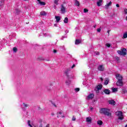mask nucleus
<instances>
[{
    "mask_svg": "<svg viewBox=\"0 0 127 127\" xmlns=\"http://www.w3.org/2000/svg\"><path fill=\"white\" fill-rule=\"evenodd\" d=\"M116 78L118 79V81H123V76L120 74H117Z\"/></svg>",
    "mask_w": 127,
    "mask_h": 127,
    "instance_id": "nucleus-6",
    "label": "nucleus"
},
{
    "mask_svg": "<svg viewBox=\"0 0 127 127\" xmlns=\"http://www.w3.org/2000/svg\"><path fill=\"white\" fill-rule=\"evenodd\" d=\"M65 75L68 77V78H72V76H70V75H69V72L68 71L65 72Z\"/></svg>",
    "mask_w": 127,
    "mask_h": 127,
    "instance_id": "nucleus-22",
    "label": "nucleus"
},
{
    "mask_svg": "<svg viewBox=\"0 0 127 127\" xmlns=\"http://www.w3.org/2000/svg\"><path fill=\"white\" fill-rule=\"evenodd\" d=\"M118 53L120 55L125 56V55H127V49L124 48L123 49L121 50V51H118Z\"/></svg>",
    "mask_w": 127,
    "mask_h": 127,
    "instance_id": "nucleus-3",
    "label": "nucleus"
},
{
    "mask_svg": "<svg viewBox=\"0 0 127 127\" xmlns=\"http://www.w3.org/2000/svg\"><path fill=\"white\" fill-rule=\"evenodd\" d=\"M39 127H43V125L42 124H40Z\"/></svg>",
    "mask_w": 127,
    "mask_h": 127,
    "instance_id": "nucleus-47",
    "label": "nucleus"
},
{
    "mask_svg": "<svg viewBox=\"0 0 127 127\" xmlns=\"http://www.w3.org/2000/svg\"><path fill=\"white\" fill-rule=\"evenodd\" d=\"M112 92L113 93H116V92H118V88H112Z\"/></svg>",
    "mask_w": 127,
    "mask_h": 127,
    "instance_id": "nucleus-23",
    "label": "nucleus"
},
{
    "mask_svg": "<svg viewBox=\"0 0 127 127\" xmlns=\"http://www.w3.org/2000/svg\"><path fill=\"white\" fill-rule=\"evenodd\" d=\"M38 60H39V61H42L44 60V59H43V58L42 57H39Z\"/></svg>",
    "mask_w": 127,
    "mask_h": 127,
    "instance_id": "nucleus-29",
    "label": "nucleus"
},
{
    "mask_svg": "<svg viewBox=\"0 0 127 127\" xmlns=\"http://www.w3.org/2000/svg\"><path fill=\"white\" fill-rule=\"evenodd\" d=\"M86 122L87 123H89V124H91L92 123V118L91 117L86 118Z\"/></svg>",
    "mask_w": 127,
    "mask_h": 127,
    "instance_id": "nucleus-12",
    "label": "nucleus"
},
{
    "mask_svg": "<svg viewBox=\"0 0 127 127\" xmlns=\"http://www.w3.org/2000/svg\"><path fill=\"white\" fill-rule=\"evenodd\" d=\"M97 31V32H101V28H98Z\"/></svg>",
    "mask_w": 127,
    "mask_h": 127,
    "instance_id": "nucleus-39",
    "label": "nucleus"
},
{
    "mask_svg": "<svg viewBox=\"0 0 127 127\" xmlns=\"http://www.w3.org/2000/svg\"><path fill=\"white\" fill-rule=\"evenodd\" d=\"M32 127V126L31 125V127Z\"/></svg>",
    "mask_w": 127,
    "mask_h": 127,
    "instance_id": "nucleus-60",
    "label": "nucleus"
},
{
    "mask_svg": "<svg viewBox=\"0 0 127 127\" xmlns=\"http://www.w3.org/2000/svg\"><path fill=\"white\" fill-rule=\"evenodd\" d=\"M60 117H61L60 115H58L57 118H59Z\"/></svg>",
    "mask_w": 127,
    "mask_h": 127,
    "instance_id": "nucleus-50",
    "label": "nucleus"
},
{
    "mask_svg": "<svg viewBox=\"0 0 127 127\" xmlns=\"http://www.w3.org/2000/svg\"><path fill=\"white\" fill-rule=\"evenodd\" d=\"M66 8H65V7H64V5H62V7H61V11L62 13H65L66 12Z\"/></svg>",
    "mask_w": 127,
    "mask_h": 127,
    "instance_id": "nucleus-7",
    "label": "nucleus"
},
{
    "mask_svg": "<svg viewBox=\"0 0 127 127\" xmlns=\"http://www.w3.org/2000/svg\"><path fill=\"white\" fill-rule=\"evenodd\" d=\"M126 127H127V125L126 126Z\"/></svg>",
    "mask_w": 127,
    "mask_h": 127,
    "instance_id": "nucleus-58",
    "label": "nucleus"
},
{
    "mask_svg": "<svg viewBox=\"0 0 127 127\" xmlns=\"http://www.w3.org/2000/svg\"><path fill=\"white\" fill-rule=\"evenodd\" d=\"M106 46L107 47H111V44L107 43V44H106Z\"/></svg>",
    "mask_w": 127,
    "mask_h": 127,
    "instance_id": "nucleus-41",
    "label": "nucleus"
},
{
    "mask_svg": "<svg viewBox=\"0 0 127 127\" xmlns=\"http://www.w3.org/2000/svg\"><path fill=\"white\" fill-rule=\"evenodd\" d=\"M103 88V86L101 84H99L96 87V89L97 90H101Z\"/></svg>",
    "mask_w": 127,
    "mask_h": 127,
    "instance_id": "nucleus-15",
    "label": "nucleus"
},
{
    "mask_svg": "<svg viewBox=\"0 0 127 127\" xmlns=\"http://www.w3.org/2000/svg\"><path fill=\"white\" fill-rule=\"evenodd\" d=\"M4 4V3L3 2V0L0 1V6H2Z\"/></svg>",
    "mask_w": 127,
    "mask_h": 127,
    "instance_id": "nucleus-28",
    "label": "nucleus"
},
{
    "mask_svg": "<svg viewBox=\"0 0 127 127\" xmlns=\"http://www.w3.org/2000/svg\"><path fill=\"white\" fill-rule=\"evenodd\" d=\"M117 85L119 86H123V80H118L117 82Z\"/></svg>",
    "mask_w": 127,
    "mask_h": 127,
    "instance_id": "nucleus-11",
    "label": "nucleus"
},
{
    "mask_svg": "<svg viewBox=\"0 0 127 127\" xmlns=\"http://www.w3.org/2000/svg\"><path fill=\"white\" fill-rule=\"evenodd\" d=\"M84 12L86 13V12H88V11H89V10H88V9L87 8H84L83 10Z\"/></svg>",
    "mask_w": 127,
    "mask_h": 127,
    "instance_id": "nucleus-31",
    "label": "nucleus"
},
{
    "mask_svg": "<svg viewBox=\"0 0 127 127\" xmlns=\"http://www.w3.org/2000/svg\"><path fill=\"white\" fill-rule=\"evenodd\" d=\"M94 54L95 55H99V54H100V53L98 52H95Z\"/></svg>",
    "mask_w": 127,
    "mask_h": 127,
    "instance_id": "nucleus-35",
    "label": "nucleus"
},
{
    "mask_svg": "<svg viewBox=\"0 0 127 127\" xmlns=\"http://www.w3.org/2000/svg\"><path fill=\"white\" fill-rule=\"evenodd\" d=\"M90 110H93V108H91Z\"/></svg>",
    "mask_w": 127,
    "mask_h": 127,
    "instance_id": "nucleus-54",
    "label": "nucleus"
},
{
    "mask_svg": "<svg viewBox=\"0 0 127 127\" xmlns=\"http://www.w3.org/2000/svg\"><path fill=\"white\" fill-rule=\"evenodd\" d=\"M46 12L43 11L42 12H40V15H46Z\"/></svg>",
    "mask_w": 127,
    "mask_h": 127,
    "instance_id": "nucleus-24",
    "label": "nucleus"
},
{
    "mask_svg": "<svg viewBox=\"0 0 127 127\" xmlns=\"http://www.w3.org/2000/svg\"><path fill=\"white\" fill-rule=\"evenodd\" d=\"M94 97H95L94 94L91 93L87 96V100H92V99L94 98Z\"/></svg>",
    "mask_w": 127,
    "mask_h": 127,
    "instance_id": "nucleus-5",
    "label": "nucleus"
},
{
    "mask_svg": "<svg viewBox=\"0 0 127 127\" xmlns=\"http://www.w3.org/2000/svg\"><path fill=\"white\" fill-rule=\"evenodd\" d=\"M100 91V90H98V89H97V90H96V93H97V94L100 93V91Z\"/></svg>",
    "mask_w": 127,
    "mask_h": 127,
    "instance_id": "nucleus-42",
    "label": "nucleus"
},
{
    "mask_svg": "<svg viewBox=\"0 0 127 127\" xmlns=\"http://www.w3.org/2000/svg\"><path fill=\"white\" fill-rule=\"evenodd\" d=\"M100 114H103L105 116H107V117H111L112 114L110 113V109H106V108H102L100 110Z\"/></svg>",
    "mask_w": 127,
    "mask_h": 127,
    "instance_id": "nucleus-1",
    "label": "nucleus"
},
{
    "mask_svg": "<svg viewBox=\"0 0 127 127\" xmlns=\"http://www.w3.org/2000/svg\"><path fill=\"white\" fill-rule=\"evenodd\" d=\"M109 79L106 78L104 81V85H108L109 84Z\"/></svg>",
    "mask_w": 127,
    "mask_h": 127,
    "instance_id": "nucleus-19",
    "label": "nucleus"
},
{
    "mask_svg": "<svg viewBox=\"0 0 127 127\" xmlns=\"http://www.w3.org/2000/svg\"><path fill=\"white\" fill-rule=\"evenodd\" d=\"M13 50L14 52H16L17 51V48L16 47H14Z\"/></svg>",
    "mask_w": 127,
    "mask_h": 127,
    "instance_id": "nucleus-30",
    "label": "nucleus"
},
{
    "mask_svg": "<svg viewBox=\"0 0 127 127\" xmlns=\"http://www.w3.org/2000/svg\"><path fill=\"white\" fill-rule=\"evenodd\" d=\"M107 33H108V35H110V30H108L107 31Z\"/></svg>",
    "mask_w": 127,
    "mask_h": 127,
    "instance_id": "nucleus-49",
    "label": "nucleus"
},
{
    "mask_svg": "<svg viewBox=\"0 0 127 127\" xmlns=\"http://www.w3.org/2000/svg\"><path fill=\"white\" fill-rule=\"evenodd\" d=\"M97 125H99V126H102V125H103V122L101 120L98 121Z\"/></svg>",
    "mask_w": 127,
    "mask_h": 127,
    "instance_id": "nucleus-21",
    "label": "nucleus"
},
{
    "mask_svg": "<svg viewBox=\"0 0 127 127\" xmlns=\"http://www.w3.org/2000/svg\"><path fill=\"white\" fill-rule=\"evenodd\" d=\"M51 115L52 116H54V113H52Z\"/></svg>",
    "mask_w": 127,
    "mask_h": 127,
    "instance_id": "nucleus-52",
    "label": "nucleus"
},
{
    "mask_svg": "<svg viewBox=\"0 0 127 127\" xmlns=\"http://www.w3.org/2000/svg\"><path fill=\"white\" fill-rule=\"evenodd\" d=\"M115 59L117 60V61H120V58L118 57H116Z\"/></svg>",
    "mask_w": 127,
    "mask_h": 127,
    "instance_id": "nucleus-34",
    "label": "nucleus"
},
{
    "mask_svg": "<svg viewBox=\"0 0 127 127\" xmlns=\"http://www.w3.org/2000/svg\"><path fill=\"white\" fill-rule=\"evenodd\" d=\"M55 18L56 19L57 22H59V21H60L61 18L59 16H56Z\"/></svg>",
    "mask_w": 127,
    "mask_h": 127,
    "instance_id": "nucleus-16",
    "label": "nucleus"
},
{
    "mask_svg": "<svg viewBox=\"0 0 127 127\" xmlns=\"http://www.w3.org/2000/svg\"><path fill=\"white\" fill-rule=\"evenodd\" d=\"M100 79H101V81H103V78H101Z\"/></svg>",
    "mask_w": 127,
    "mask_h": 127,
    "instance_id": "nucleus-53",
    "label": "nucleus"
},
{
    "mask_svg": "<svg viewBox=\"0 0 127 127\" xmlns=\"http://www.w3.org/2000/svg\"><path fill=\"white\" fill-rule=\"evenodd\" d=\"M127 91H123V93H124V94H126V93H127Z\"/></svg>",
    "mask_w": 127,
    "mask_h": 127,
    "instance_id": "nucleus-51",
    "label": "nucleus"
},
{
    "mask_svg": "<svg viewBox=\"0 0 127 127\" xmlns=\"http://www.w3.org/2000/svg\"><path fill=\"white\" fill-rule=\"evenodd\" d=\"M46 127H50L49 124H47L46 126Z\"/></svg>",
    "mask_w": 127,
    "mask_h": 127,
    "instance_id": "nucleus-46",
    "label": "nucleus"
},
{
    "mask_svg": "<svg viewBox=\"0 0 127 127\" xmlns=\"http://www.w3.org/2000/svg\"><path fill=\"white\" fill-rule=\"evenodd\" d=\"M75 5H76V6H79L80 2H79V1L75 0Z\"/></svg>",
    "mask_w": 127,
    "mask_h": 127,
    "instance_id": "nucleus-17",
    "label": "nucleus"
},
{
    "mask_svg": "<svg viewBox=\"0 0 127 127\" xmlns=\"http://www.w3.org/2000/svg\"><path fill=\"white\" fill-rule=\"evenodd\" d=\"M54 3H56V4H58V0H55Z\"/></svg>",
    "mask_w": 127,
    "mask_h": 127,
    "instance_id": "nucleus-38",
    "label": "nucleus"
},
{
    "mask_svg": "<svg viewBox=\"0 0 127 127\" xmlns=\"http://www.w3.org/2000/svg\"><path fill=\"white\" fill-rule=\"evenodd\" d=\"M108 103L110 104V105H112V106H115L116 105V102L113 100H109Z\"/></svg>",
    "mask_w": 127,
    "mask_h": 127,
    "instance_id": "nucleus-9",
    "label": "nucleus"
},
{
    "mask_svg": "<svg viewBox=\"0 0 127 127\" xmlns=\"http://www.w3.org/2000/svg\"><path fill=\"white\" fill-rule=\"evenodd\" d=\"M57 53V50H54V53Z\"/></svg>",
    "mask_w": 127,
    "mask_h": 127,
    "instance_id": "nucleus-44",
    "label": "nucleus"
},
{
    "mask_svg": "<svg viewBox=\"0 0 127 127\" xmlns=\"http://www.w3.org/2000/svg\"><path fill=\"white\" fill-rule=\"evenodd\" d=\"M28 125L29 127H31V125H30V120L28 121Z\"/></svg>",
    "mask_w": 127,
    "mask_h": 127,
    "instance_id": "nucleus-36",
    "label": "nucleus"
},
{
    "mask_svg": "<svg viewBox=\"0 0 127 127\" xmlns=\"http://www.w3.org/2000/svg\"><path fill=\"white\" fill-rule=\"evenodd\" d=\"M124 13L125 14H127V8H124Z\"/></svg>",
    "mask_w": 127,
    "mask_h": 127,
    "instance_id": "nucleus-32",
    "label": "nucleus"
},
{
    "mask_svg": "<svg viewBox=\"0 0 127 127\" xmlns=\"http://www.w3.org/2000/svg\"><path fill=\"white\" fill-rule=\"evenodd\" d=\"M72 121H76V117L75 116L72 117Z\"/></svg>",
    "mask_w": 127,
    "mask_h": 127,
    "instance_id": "nucleus-37",
    "label": "nucleus"
},
{
    "mask_svg": "<svg viewBox=\"0 0 127 127\" xmlns=\"http://www.w3.org/2000/svg\"><path fill=\"white\" fill-rule=\"evenodd\" d=\"M66 85H69L71 84V81L70 80H67L65 81Z\"/></svg>",
    "mask_w": 127,
    "mask_h": 127,
    "instance_id": "nucleus-20",
    "label": "nucleus"
},
{
    "mask_svg": "<svg viewBox=\"0 0 127 127\" xmlns=\"http://www.w3.org/2000/svg\"><path fill=\"white\" fill-rule=\"evenodd\" d=\"M97 69L98 70V71H101L102 72L105 71V66H104V65H99Z\"/></svg>",
    "mask_w": 127,
    "mask_h": 127,
    "instance_id": "nucleus-4",
    "label": "nucleus"
},
{
    "mask_svg": "<svg viewBox=\"0 0 127 127\" xmlns=\"http://www.w3.org/2000/svg\"><path fill=\"white\" fill-rule=\"evenodd\" d=\"M117 7H120V5L119 4H116Z\"/></svg>",
    "mask_w": 127,
    "mask_h": 127,
    "instance_id": "nucleus-45",
    "label": "nucleus"
},
{
    "mask_svg": "<svg viewBox=\"0 0 127 127\" xmlns=\"http://www.w3.org/2000/svg\"><path fill=\"white\" fill-rule=\"evenodd\" d=\"M94 27H96V25H95V26H94Z\"/></svg>",
    "mask_w": 127,
    "mask_h": 127,
    "instance_id": "nucleus-59",
    "label": "nucleus"
},
{
    "mask_svg": "<svg viewBox=\"0 0 127 127\" xmlns=\"http://www.w3.org/2000/svg\"><path fill=\"white\" fill-rule=\"evenodd\" d=\"M64 22V23H68V17H65Z\"/></svg>",
    "mask_w": 127,
    "mask_h": 127,
    "instance_id": "nucleus-25",
    "label": "nucleus"
},
{
    "mask_svg": "<svg viewBox=\"0 0 127 127\" xmlns=\"http://www.w3.org/2000/svg\"><path fill=\"white\" fill-rule=\"evenodd\" d=\"M116 115L118 117V120H121L123 121L124 120V115H123V112L121 111H118L116 112Z\"/></svg>",
    "mask_w": 127,
    "mask_h": 127,
    "instance_id": "nucleus-2",
    "label": "nucleus"
},
{
    "mask_svg": "<svg viewBox=\"0 0 127 127\" xmlns=\"http://www.w3.org/2000/svg\"><path fill=\"white\" fill-rule=\"evenodd\" d=\"M75 91L76 92H79V91H80V88H76L75 89Z\"/></svg>",
    "mask_w": 127,
    "mask_h": 127,
    "instance_id": "nucleus-33",
    "label": "nucleus"
},
{
    "mask_svg": "<svg viewBox=\"0 0 127 127\" xmlns=\"http://www.w3.org/2000/svg\"><path fill=\"white\" fill-rule=\"evenodd\" d=\"M62 118H64V116H62Z\"/></svg>",
    "mask_w": 127,
    "mask_h": 127,
    "instance_id": "nucleus-56",
    "label": "nucleus"
},
{
    "mask_svg": "<svg viewBox=\"0 0 127 127\" xmlns=\"http://www.w3.org/2000/svg\"><path fill=\"white\" fill-rule=\"evenodd\" d=\"M102 2H103V0H98L97 2L98 6H101L102 5Z\"/></svg>",
    "mask_w": 127,
    "mask_h": 127,
    "instance_id": "nucleus-13",
    "label": "nucleus"
},
{
    "mask_svg": "<svg viewBox=\"0 0 127 127\" xmlns=\"http://www.w3.org/2000/svg\"><path fill=\"white\" fill-rule=\"evenodd\" d=\"M15 11H16V14H19V13H20V10H19V9H16Z\"/></svg>",
    "mask_w": 127,
    "mask_h": 127,
    "instance_id": "nucleus-27",
    "label": "nucleus"
},
{
    "mask_svg": "<svg viewBox=\"0 0 127 127\" xmlns=\"http://www.w3.org/2000/svg\"><path fill=\"white\" fill-rule=\"evenodd\" d=\"M74 67H75V64H73V65L71 66V68L73 69V68H74Z\"/></svg>",
    "mask_w": 127,
    "mask_h": 127,
    "instance_id": "nucleus-48",
    "label": "nucleus"
},
{
    "mask_svg": "<svg viewBox=\"0 0 127 127\" xmlns=\"http://www.w3.org/2000/svg\"><path fill=\"white\" fill-rule=\"evenodd\" d=\"M111 5H112V1H110L109 3H107L105 6V8H106V9H108V8H109V7L111 6Z\"/></svg>",
    "mask_w": 127,
    "mask_h": 127,
    "instance_id": "nucleus-10",
    "label": "nucleus"
},
{
    "mask_svg": "<svg viewBox=\"0 0 127 127\" xmlns=\"http://www.w3.org/2000/svg\"><path fill=\"white\" fill-rule=\"evenodd\" d=\"M81 43V40H76L75 42V44H76L77 45L78 44H80Z\"/></svg>",
    "mask_w": 127,
    "mask_h": 127,
    "instance_id": "nucleus-18",
    "label": "nucleus"
},
{
    "mask_svg": "<svg viewBox=\"0 0 127 127\" xmlns=\"http://www.w3.org/2000/svg\"><path fill=\"white\" fill-rule=\"evenodd\" d=\"M23 105H24V107H25L26 108H27V107H28V104H26L23 103Z\"/></svg>",
    "mask_w": 127,
    "mask_h": 127,
    "instance_id": "nucleus-40",
    "label": "nucleus"
},
{
    "mask_svg": "<svg viewBox=\"0 0 127 127\" xmlns=\"http://www.w3.org/2000/svg\"><path fill=\"white\" fill-rule=\"evenodd\" d=\"M123 39L125 38H127V32H125L124 34H123Z\"/></svg>",
    "mask_w": 127,
    "mask_h": 127,
    "instance_id": "nucleus-26",
    "label": "nucleus"
},
{
    "mask_svg": "<svg viewBox=\"0 0 127 127\" xmlns=\"http://www.w3.org/2000/svg\"><path fill=\"white\" fill-rule=\"evenodd\" d=\"M38 1V4H41V5H45V2L40 1V0H37Z\"/></svg>",
    "mask_w": 127,
    "mask_h": 127,
    "instance_id": "nucleus-14",
    "label": "nucleus"
},
{
    "mask_svg": "<svg viewBox=\"0 0 127 127\" xmlns=\"http://www.w3.org/2000/svg\"><path fill=\"white\" fill-rule=\"evenodd\" d=\"M104 92L105 93V94H106V95H110V94H111V91L110 90H109L108 89H105L104 90Z\"/></svg>",
    "mask_w": 127,
    "mask_h": 127,
    "instance_id": "nucleus-8",
    "label": "nucleus"
},
{
    "mask_svg": "<svg viewBox=\"0 0 127 127\" xmlns=\"http://www.w3.org/2000/svg\"><path fill=\"white\" fill-rule=\"evenodd\" d=\"M126 20L127 21V16L126 17Z\"/></svg>",
    "mask_w": 127,
    "mask_h": 127,
    "instance_id": "nucleus-55",
    "label": "nucleus"
},
{
    "mask_svg": "<svg viewBox=\"0 0 127 127\" xmlns=\"http://www.w3.org/2000/svg\"><path fill=\"white\" fill-rule=\"evenodd\" d=\"M54 25H55V26H56V24H54Z\"/></svg>",
    "mask_w": 127,
    "mask_h": 127,
    "instance_id": "nucleus-57",
    "label": "nucleus"
},
{
    "mask_svg": "<svg viewBox=\"0 0 127 127\" xmlns=\"http://www.w3.org/2000/svg\"><path fill=\"white\" fill-rule=\"evenodd\" d=\"M58 115H62V112H60L57 113Z\"/></svg>",
    "mask_w": 127,
    "mask_h": 127,
    "instance_id": "nucleus-43",
    "label": "nucleus"
}]
</instances>
